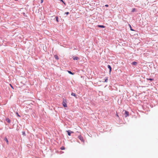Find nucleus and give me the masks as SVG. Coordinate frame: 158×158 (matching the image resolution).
Instances as JSON below:
<instances>
[{
	"label": "nucleus",
	"instance_id": "15",
	"mask_svg": "<svg viewBox=\"0 0 158 158\" xmlns=\"http://www.w3.org/2000/svg\"><path fill=\"white\" fill-rule=\"evenodd\" d=\"M60 149L62 150H64L65 149V148H64V147L62 146V147H61Z\"/></svg>",
	"mask_w": 158,
	"mask_h": 158
},
{
	"label": "nucleus",
	"instance_id": "14",
	"mask_svg": "<svg viewBox=\"0 0 158 158\" xmlns=\"http://www.w3.org/2000/svg\"><path fill=\"white\" fill-rule=\"evenodd\" d=\"M6 120L8 123H10V119H6Z\"/></svg>",
	"mask_w": 158,
	"mask_h": 158
},
{
	"label": "nucleus",
	"instance_id": "22",
	"mask_svg": "<svg viewBox=\"0 0 158 158\" xmlns=\"http://www.w3.org/2000/svg\"><path fill=\"white\" fill-rule=\"evenodd\" d=\"M69 14V12H66L65 13V14H66L67 15H68Z\"/></svg>",
	"mask_w": 158,
	"mask_h": 158
},
{
	"label": "nucleus",
	"instance_id": "16",
	"mask_svg": "<svg viewBox=\"0 0 158 158\" xmlns=\"http://www.w3.org/2000/svg\"><path fill=\"white\" fill-rule=\"evenodd\" d=\"M55 18L56 19V20L57 22H58V17L57 16H56L55 17Z\"/></svg>",
	"mask_w": 158,
	"mask_h": 158
},
{
	"label": "nucleus",
	"instance_id": "21",
	"mask_svg": "<svg viewBox=\"0 0 158 158\" xmlns=\"http://www.w3.org/2000/svg\"><path fill=\"white\" fill-rule=\"evenodd\" d=\"M135 8H133L132 10V12H133L134 11H135Z\"/></svg>",
	"mask_w": 158,
	"mask_h": 158
},
{
	"label": "nucleus",
	"instance_id": "1",
	"mask_svg": "<svg viewBox=\"0 0 158 158\" xmlns=\"http://www.w3.org/2000/svg\"><path fill=\"white\" fill-rule=\"evenodd\" d=\"M123 114L125 118L127 117L129 115V112L128 111L123 110Z\"/></svg>",
	"mask_w": 158,
	"mask_h": 158
},
{
	"label": "nucleus",
	"instance_id": "7",
	"mask_svg": "<svg viewBox=\"0 0 158 158\" xmlns=\"http://www.w3.org/2000/svg\"><path fill=\"white\" fill-rule=\"evenodd\" d=\"M73 59L74 60H77L79 59V58L77 56H73Z\"/></svg>",
	"mask_w": 158,
	"mask_h": 158
},
{
	"label": "nucleus",
	"instance_id": "10",
	"mask_svg": "<svg viewBox=\"0 0 158 158\" xmlns=\"http://www.w3.org/2000/svg\"><path fill=\"white\" fill-rule=\"evenodd\" d=\"M131 64H132V65H136L137 64V63L136 62H135V61H134V62H132V63H131Z\"/></svg>",
	"mask_w": 158,
	"mask_h": 158
},
{
	"label": "nucleus",
	"instance_id": "17",
	"mask_svg": "<svg viewBox=\"0 0 158 158\" xmlns=\"http://www.w3.org/2000/svg\"><path fill=\"white\" fill-rule=\"evenodd\" d=\"M130 25V30H131V31H134V30L132 29V28H131V25Z\"/></svg>",
	"mask_w": 158,
	"mask_h": 158
},
{
	"label": "nucleus",
	"instance_id": "12",
	"mask_svg": "<svg viewBox=\"0 0 158 158\" xmlns=\"http://www.w3.org/2000/svg\"><path fill=\"white\" fill-rule=\"evenodd\" d=\"M54 57L57 60H58L59 59V58H58V56L56 55H54Z\"/></svg>",
	"mask_w": 158,
	"mask_h": 158
},
{
	"label": "nucleus",
	"instance_id": "6",
	"mask_svg": "<svg viewBox=\"0 0 158 158\" xmlns=\"http://www.w3.org/2000/svg\"><path fill=\"white\" fill-rule=\"evenodd\" d=\"M97 27H98L104 28L105 27V26L104 25H98L97 26Z\"/></svg>",
	"mask_w": 158,
	"mask_h": 158
},
{
	"label": "nucleus",
	"instance_id": "11",
	"mask_svg": "<svg viewBox=\"0 0 158 158\" xmlns=\"http://www.w3.org/2000/svg\"><path fill=\"white\" fill-rule=\"evenodd\" d=\"M107 80H108V77H106L105 78V82H107Z\"/></svg>",
	"mask_w": 158,
	"mask_h": 158
},
{
	"label": "nucleus",
	"instance_id": "23",
	"mask_svg": "<svg viewBox=\"0 0 158 158\" xmlns=\"http://www.w3.org/2000/svg\"><path fill=\"white\" fill-rule=\"evenodd\" d=\"M43 2V0H41V3H42Z\"/></svg>",
	"mask_w": 158,
	"mask_h": 158
},
{
	"label": "nucleus",
	"instance_id": "9",
	"mask_svg": "<svg viewBox=\"0 0 158 158\" xmlns=\"http://www.w3.org/2000/svg\"><path fill=\"white\" fill-rule=\"evenodd\" d=\"M4 140L6 142L7 144H8L9 142H8V140L7 139V138L6 137L4 139Z\"/></svg>",
	"mask_w": 158,
	"mask_h": 158
},
{
	"label": "nucleus",
	"instance_id": "4",
	"mask_svg": "<svg viewBox=\"0 0 158 158\" xmlns=\"http://www.w3.org/2000/svg\"><path fill=\"white\" fill-rule=\"evenodd\" d=\"M66 131L67 132L68 135L69 136H70L71 135V133H73V131Z\"/></svg>",
	"mask_w": 158,
	"mask_h": 158
},
{
	"label": "nucleus",
	"instance_id": "2",
	"mask_svg": "<svg viewBox=\"0 0 158 158\" xmlns=\"http://www.w3.org/2000/svg\"><path fill=\"white\" fill-rule=\"evenodd\" d=\"M66 100L64 99L63 102H62V105H63V106L65 107H67V105L66 104Z\"/></svg>",
	"mask_w": 158,
	"mask_h": 158
},
{
	"label": "nucleus",
	"instance_id": "3",
	"mask_svg": "<svg viewBox=\"0 0 158 158\" xmlns=\"http://www.w3.org/2000/svg\"><path fill=\"white\" fill-rule=\"evenodd\" d=\"M78 138L83 143H84V141L83 139V137L81 135H80L78 136Z\"/></svg>",
	"mask_w": 158,
	"mask_h": 158
},
{
	"label": "nucleus",
	"instance_id": "24",
	"mask_svg": "<svg viewBox=\"0 0 158 158\" xmlns=\"http://www.w3.org/2000/svg\"><path fill=\"white\" fill-rule=\"evenodd\" d=\"M105 6L106 7H108L109 6L108 5L106 4V5H105Z\"/></svg>",
	"mask_w": 158,
	"mask_h": 158
},
{
	"label": "nucleus",
	"instance_id": "19",
	"mask_svg": "<svg viewBox=\"0 0 158 158\" xmlns=\"http://www.w3.org/2000/svg\"><path fill=\"white\" fill-rule=\"evenodd\" d=\"M148 79V80H149L151 81L153 80V79H152V78H149V79Z\"/></svg>",
	"mask_w": 158,
	"mask_h": 158
},
{
	"label": "nucleus",
	"instance_id": "25",
	"mask_svg": "<svg viewBox=\"0 0 158 158\" xmlns=\"http://www.w3.org/2000/svg\"><path fill=\"white\" fill-rule=\"evenodd\" d=\"M10 85L11 86V87H12L13 88L12 86H11V85Z\"/></svg>",
	"mask_w": 158,
	"mask_h": 158
},
{
	"label": "nucleus",
	"instance_id": "18",
	"mask_svg": "<svg viewBox=\"0 0 158 158\" xmlns=\"http://www.w3.org/2000/svg\"><path fill=\"white\" fill-rule=\"evenodd\" d=\"M22 134L24 136L25 135V132L24 131L22 132Z\"/></svg>",
	"mask_w": 158,
	"mask_h": 158
},
{
	"label": "nucleus",
	"instance_id": "5",
	"mask_svg": "<svg viewBox=\"0 0 158 158\" xmlns=\"http://www.w3.org/2000/svg\"><path fill=\"white\" fill-rule=\"evenodd\" d=\"M107 67L108 68H109V72H110H110H111V66L109 65H107Z\"/></svg>",
	"mask_w": 158,
	"mask_h": 158
},
{
	"label": "nucleus",
	"instance_id": "13",
	"mask_svg": "<svg viewBox=\"0 0 158 158\" xmlns=\"http://www.w3.org/2000/svg\"><path fill=\"white\" fill-rule=\"evenodd\" d=\"M68 72L69 73L72 75H73L74 74V73L72 72L71 71H68Z\"/></svg>",
	"mask_w": 158,
	"mask_h": 158
},
{
	"label": "nucleus",
	"instance_id": "20",
	"mask_svg": "<svg viewBox=\"0 0 158 158\" xmlns=\"http://www.w3.org/2000/svg\"><path fill=\"white\" fill-rule=\"evenodd\" d=\"M16 114H17V116H18L19 117H20V115H19V114H18V113L17 112H16Z\"/></svg>",
	"mask_w": 158,
	"mask_h": 158
},
{
	"label": "nucleus",
	"instance_id": "8",
	"mask_svg": "<svg viewBox=\"0 0 158 158\" xmlns=\"http://www.w3.org/2000/svg\"><path fill=\"white\" fill-rule=\"evenodd\" d=\"M71 95L72 96H74L76 98H77V95L75 93H72L71 94Z\"/></svg>",
	"mask_w": 158,
	"mask_h": 158
}]
</instances>
